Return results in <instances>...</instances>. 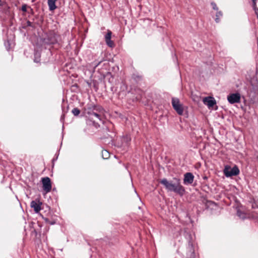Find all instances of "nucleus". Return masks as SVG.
<instances>
[{"label": "nucleus", "instance_id": "f257e3e1", "mask_svg": "<svg viewBox=\"0 0 258 258\" xmlns=\"http://www.w3.org/2000/svg\"><path fill=\"white\" fill-rule=\"evenodd\" d=\"M168 191H173L182 196L185 192L184 187L181 184L180 180L178 178H174L173 181H169L166 178H163L160 181Z\"/></svg>", "mask_w": 258, "mask_h": 258}, {"label": "nucleus", "instance_id": "f03ea898", "mask_svg": "<svg viewBox=\"0 0 258 258\" xmlns=\"http://www.w3.org/2000/svg\"><path fill=\"white\" fill-rule=\"evenodd\" d=\"M83 114L87 125L96 127L97 105L93 103H88L84 108Z\"/></svg>", "mask_w": 258, "mask_h": 258}, {"label": "nucleus", "instance_id": "7ed1b4c3", "mask_svg": "<svg viewBox=\"0 0 258 258\" xmlns=\"http://www.w3.org/2000/svg\"><path fill=\"white\" fill-rule=\"evenodd\" d=\"M37 40L39 41V43H36L37 47L53 44L57 42V35L53 32L50 31L48 33H44V36L42 35V37L40 36L37 38Z\"/></svg>", "mask_w": 258, "mask_h": 258}, {"label": "nucleus", "instance_id": "20e7f679", "mask_svg": "<svg viewBox=\"0 0 258 258\" xmlns=\"http://www.w3.org/2000/svg\"><path fill=\"white\" fill-rule=\"evenodd\" d=\"M185 238L188 242V252L189 254V258H195V244H194V239L195 237L191 234L187 233L185 235Z\"/></svg>", "mask_w": 258, "mask_h": 258}, {"label": "nucleus", "instance_id": "39448f33", "mask_svg": "<svg viewBox=\"0 0 258 258\" xmlns=\"http://www.w3.org/2000/svg\"><path fill=\"white\" fill-rule=\"evenodd\" d=\"M223 172L224 175L226 177H229L239 174V170L236 166H235L232 168L229 166H226L224 169Z\"/></svg>", "mask_w": 258, "mask_h": 258}, {"label": "nucleus", "instance_id": "423d86ee", "mask_svg": "<svg viewBox=\"0 0 258 258\" xmlns=\"http://www.w3.org/2000/svg\"><path fill=\"white\" fill-rule=\"evenodd\" d=\"M172 105L174 110L179 115H182L183 114V108L178 98H172Z\"/></svg>", "mask_w": 258, "mask_h": 258}, {"label": "nucleus", "instance_id": "0eeeda50", "mask_svg": "<svg viewBox=\"0 0 258 258\" xmlns=\"http://www.w3.org/2000/svg\"><path fill=\"white\" fill-rule=\"evenodd\" d=\"M95 73V70H94L93 72L91 70H87L85 72L86 74H88V75L89 76L90 79V81H88L87 83L90 87L92 89L93 88L95 91H97V82L95 79V77H93V74Z\"/></svg>", "mask_w": 258, "mask_h": 258}, {"label": "nucleus", "instance_id": "6e6552de", "mask_svg": "<svg viewBox=\"0 0 258 258\" xmlns=\"http://www.w3.org/2000/svg\"><path fill=\"white\" fill-rule=\"evenodd\" d=\"M240 99L241 95L239 93H231L227 96V100L231 104L240 103Z\"/></svg>", "mask_w": 258, "mask_h": 258}, {"label": "nucleus", "instance_id": "1a4fd4ad", "mask_svg": "<svg viewBox=\"0 0 258 258\" xmlns=\"http://www.w3.org/2000/svg\"><path fill=\"white\" fill-rule=\"evenodd\" d=\"M43 189L46 192L51 191L52 185L50 179L48 177H43L41 179Z\"/></svg>", "mask_w": 258, "mask_h": 258}, {"label": "nucleus", "instance_id": "9d476101", "mask_svg": "<svg viewBox=\"0 0 258 258\" xmlns=\"http://www.w3.org/2000/svg\"><path fill=\"white\" fill-rule=\"evenodd\" d=\"M194 180V176L190 172H187L184 174L183 183L185 185L191 184Z\"/></svg>", "mask_w": 258, "mask_h": 258}, {"label": "nucleus", "instance_id": "9b49d317", "mask_svg": "<svg viewBox=\"0 0 258 258\" xmlns=\"http://www.w3.org/2000/svg\"><path fill=\"white\" fill-rule=\"evenodd\" d=\"M111 31L108 30L107 33L105 35V40L108 46L111 48H113L115 46V44L114 42L111 40Z\"/></svg>", "mask_w": 258, "mask_h": 258}, {"label": "nucleus", "instance_id": "f8f14e48", "mask_svg": "<svg viewBox=\"0 0 258 258\" xmlns=\"http://www.w3.org/2000/svg\"><path fill=\"white\" fill-rule=\"evenodd\" d=\"M203 102L204 104L207 105L209 108L213 107L216 103V100L212 97H206L204 98Z\"/></svg>", "mask_w": 258, "mask_h": 258}, {"label": "nucleus", "instance_id": "ddd939ff", "mask_svg": "<svg viewBox=\"0 0 258 258\" xmlns=\"http://www.w3.org/2000/svg\"><path fill=\"white\" fill-rule=\"evenodd\" d=\"M41 203L38 201H32L30 203V206L34 209L35 213H37L41 210Z\"/></svg>", "mask_w": 258, "mask_h": 258}, {"label": "nucleus", "instance_id": "4468645a", "mask_svg": "<svg viewBox=\"0 0 258 258\" xmlns=\"http://www.w3.org/2000/svg\"><path fill=\"white\" fill-rule=\"evenodd\" d=\"M98 67H101V70H108L109 68V62L106 59L103 58V59L100 61L98 60Z\"/></svg>", "mask_w": 258, "mask_h": 258}, {"label": "nucleus", "instance_id": "2eb2a0df", "mask_svg": "<svg viewBox=\"0 0 258 258\" xmlns=\"http://www.w3.org/2000/svg\"><path fill=\"white\" fill-rule=\"evenodd\" d=\"M34 55V62H35L36 63L39 62L40 61V56H41L40 52H39V50H38L36 48H35Z\"/></svg>", "mask_w": 258, "mask_h": 258}, {"label": "nucleus", "instance_id": "dca6fc26", "mask_svg": "<svg viewBox=\"0 0 258 258\" xmlns=\"http://www.w3.org/2000/svg\"><path fill=\"white\" fill-rule=\"evenodd\" d=\"M48 5L50 10L52 11L56 8L55 3L57 0H47Z\"/></svg>", "mask_w": 258, "mask_h": 258}, {"label": "nucleus", "instance_id": "f3484780", "mask_svg": "<svg viewBox=\"0 0 258 258\" xmlns=\"http://www.w3.org/2000/svg\"><path fill=\"white\" fill-rule=\"evenodd\" d=\"M13 44V43L12 41L9 40V39L5 42V46L7 50H9L11 48Z\"/></svg>", "mask_w": 258, "mask_h": 258}, {"label": "nucleus", "instance_id": "a211bd4d", "mask_svg": "<svg viewBox=\"0 0 258 258\" xmlns=\"http://www.w3.org/2000/svg\"><path fill=\"white\" fill-rule=\"evenodd\" d=\"M110 154L109 152L106 150L102 151V157L104 159H107L109 158Z\"/></svg>", "mask_w": 258, "mask_h": 258}, {"label": "nucleus", "instance_id": "6ab92c4d", "mask_svg": "<svg viewBox=\"0 0 258 258\" xmlns=\"http://www.w3.org/2000/svg\"><path fill=\"white\" fill-rule=\"evenodd\" d=\"M237 215L241 219H244L245 218V214L239 210H237Z\"/></svg>", "mask_w": 258, "mask_h": 258}, {"label": "nucleus", "instance_id": "aec40b11", "mask_svg": "<svg viewBox=\"0 0 258 258\" xmlns=\"http://www.w3.org/2000/svg\"><path fill=\"white\" fill-rule=\"evenodd\" d=\"M72 112L75 116H78L80 113V110L78 108H74Z\"/></svg>", "mask_w": 258, "mask_h": 258}, {"label": "nucleus", "instance_id": "412c9836", "mask_svg": "<svg viewBox=\"0 0 258 258\" xmlns=\"http://www.w3.org/2000/svg\"><path fill=\"white\" fill-rule=\"evenodd\" d=\"M27 26L32 27H36L35 23L30 22V21H27Z\"/></svg>", "mask_w": 258, "mask_h": 258}, {"label": "nucleus", "instance_id": "4be33fe9", "mask_svg": "<svg viewBox=\"0 0 258 258\" xmlns=\"http://www.w3.org/2000/svg\"><path fill=\"white\" fill-rule=\"evenodd\" d=\"M44 220H45V221L47 223H48V224H50V225H53V224H54L55 223V222L54 221H50V220H49L48 218H45V219H44Z\"/></svg>", "mask_w": 258, "mask_h": 258}, {"label": "nucleus", "instance_id": "5701e85b", "mask_svg": "<svg viewBox=\"0 0 258 258\" xmlns=\"http://www.w3.org/2000/svg\"><path fill=\"white\" fill-rule=\"evenodd\" d=\"M211 6L212 7V8L214 10H216V11H217L218 10V8L216 4L214 2H212L211 3Z\"/></svg>", "mask_w": 258, "mask_h": 258}, {"label": "nucleus", "instance_id": "b1692460", "mask_svg": "<svg viewBox=\"0 0 258 258\" xmlns=\"http://www.w3.org/2000/svg\"><path fill=\"white\" fill-rule=\"evenodd\" d=\"M27 8H28V7H27V6L26 5H23L22 6L21 10L23 12H26Z\"/></svg>", "mask_w": 258, "mask_h": 258}, {"label": "nucleus", "instance_id": "393cba45", "mask_svg": "<svg viewBox=\"0 0 258 258\" xmlns=\"http://www.w3.org/2000/svg\"><path fill=\"white\" fill-rule=\"evenodd\" d=\"M58 154H55V157H54L53 159L52 160V163H54L55 161H56L58 158Z\"/></svg>", "mask_w": 258, "mask_h": 258}, {"label": "nucleus", "instance_id": "a878e982", "mask_svg": "<svg viewBox=\"0 0 258 258\" xmlns=\"http://www.w3.org/2000/svg\"><path fill=\"white\" fill-rule=\"evenodd\" d=\"M5 5H6L5 2L0 0V7H4Z\"/></svg>", "mask_w": 258, "mask_h": 258}, {"label": "nucleus", "instance_id": "bb28decb", "mask_svg": "<svg viewBox=\"0 0 258 258\" xmlns=\"http://www.w3.org/2000/svg\"><path fill=\"white\" fill-rule=\"evenodd\" d=\"M64 119V114H62V115H61V116L60 117V121L62 122H63Z\"/></svg>", "mask_w": 258, "mask_h": 258}, {"label": "nucleus", "instance_id": "cd10ccee", "mask_svg": "<svg viewBox=\"0 0 258 258\" xmlns=\"http://www.w3.org/2000/svg\"><path fill=\"white\" fill-rule=\"evenodd\" d=\"M222 15V13L221 11H219L217 13L216 16H220Z\"/></svg>", "mask_w": 258, "mask_h": 258}, {"label": "nucleus", "instance_id": "c85d7f7f", "mask_svg": "<svg viewBox=\"0 0 258 258\" xmlns=\"http://www.w3.org/2000/svg\"><path fill=\"white\" fill-rule=\"evenodd\" d=\"M97 116H98V119H99V120L103 124L104 123L105 121L99 118V115L98 114L97 115Z\"/></svg>", "mask_w": 258, "mask_h": 258}, {"label": "nucleus", "instance_id": "c756f323", "mask_svg": "<svg viewBox=\"0 0 258 258\" xmlns=\"http://www.w3.org/2000/svg\"><path fill=\"white\" fill-rule=\"evenodd\" d=\"M101 110H102V108L101 107H99L98 106V109H97V110H98V112H100Z\"/></svg>", "mask_w": 258, "mask_h": 258}, {"label": "nucleus", "instance_id": "7c9ffc66", "mask_svg": "<svg viewBox=\"0 0 258 258\" xmlns=\"http://www.w3.org/2000/svg\"><path fill=\"white\" fill-rule=\"evenodd\" d=\"M215 21L216 23H218L219 21H220V19L218 17H217L216 19H215Z\"/></svg>", "mask_w": 258, "mask_h": 258}, {"label": "nucleus", "instance_id": "2f4dec72", "mask_svg": "<svg viewBox=\"0 0 258 258\" xmlns=\"http://www.w3.org/2000/svg\"><path fill=\"white\" fill-rule=\"evenodd\" d=\"M98 73H100L101 75H102L103 76L104 75V73L103 72V71H98Z\"/></svg>", "mask_w": 258, "mask_h": 258}, {"label": "nucleus", "instance_id": "473e14b6", "mask_svg": "<svg viewBox=\"0 0 258 258\" xmlns=\"http://www.w3.org/2000/svg\"><path fill=\"white\" fill-rule=\"evenodd\" d=\"M251 1H252L253 5H255L256 2L257 0H251Z\"/></svg>", "mask_w": 258, "mask_h": 258}, {"label": "nucleus", "instance_id": "72a5a7b5", "mask_svg": "<svg viewBox=\"0 0 258 258\" xmlns=\"http://www.w3.org/2000/svg\"><path fill=\"white\" fill-rule=\"evenodd\" d=\"M126 140L128 141V140H131V139H128L127 137H126Z\"/></svg>", "mask_w": 258, "mask_h": 258}, {"label": "nucleus", "instance_id": "f704fd0d", "mask_svg": "<svg viewBox=\"0 0 258 258\" xmlns=\"http://www.w3.org/2000/svg\"><path fill=\"white\" fill-rule=\"evenodd\" d=\"M103 54H104V56L106 55V53H105V52H104V53H102V55Z\"/></svg>", "mask_w": 258, "mask_h": 258}, {"label": "nucleus", "instance_id": "c9c22d12", "mask_svg": "<svg viewBox=\"0 0 258 258\" xmlns=\"http://www.w3.org/2000/svg\"><path fill=\"white\" fill-rule=\"evenodd\" d=\"M255 13H256V14L257 15V16H258V14H257V12H256V11H255Z\"/></svg>", "mask_w": 258, "mask_h": 258}, {"label": "nucleus", "instance_id": "e433bc0d", "mask_svg": "<svg viewBox=\"0 0 258 258\" xmlns=\"http://www.w3.org/2000/svg\"><path fill=\"white\" fill-rule=\"evenodd\" d=\"M96 67H97V66H94V69H95L96 68Z\"/></svg>", "mask_w": 258, "mask_h": 258}, {"label": "nucleus", "instance_id": "4c0bfd02", "mask_svg": "<svg viewBox=\"0 0 258 258\" xmlns=\"http://www.w3.org/2000/svg\"><path fill=\"white\" fill-rule=\"evenodd\" d=\"M257 18H258V17H257Z\"/></svg>", "mask_w": 258, "mask_h": 258}]
</instances>
